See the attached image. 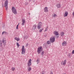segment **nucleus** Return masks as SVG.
I'll use <instances>...</instances> for the list:
<instances>
[{
	"label": "nucleus",
	"instance_id": "9d476101",
	"mask_svg": "<svg viewBox=\"0 0 74 74\" xmlns=\"http://www.w3.org/2000/svg\"><path fill=\"white\" fill-rule=\"evenodd\" d=\"M62 46H64V47H65V46H66V45H67V42L65 41H63L62 44Z\"/></svg>",
	"mask_w": 74,
	"mask_h": 74
},
{
	"label": "nucleus",
	"instance_id": "f257e3e1",
	"mask_svg": "<svg viewBox=\"0 0 74 74\" xmlns=\"http://www.w3.org/2000/svg\"><path fill=\"white\" fill-rule=\"evenodd\" d=\"M42 49H43L42 48V47L40 46L38 48V50L37 51V52L39 54H40V53H41V52L42 51Z\"/></svg>",
	"mask_w": 74,
	"mask_h": 74
},
{
	"label": "nucleus",
	"instance_id": "c9c22d12",
	"mask_svg": "<svg viewBox=\"0 0 74 74\" xmlns=\"http://www.w3.org/2000/svg\"><path fill=\"white\" fill-rule=\"evenodd\" d=\"M73 16H74V12H73Z\"/></svg>",
	"mask_w": 74,
	"mask_h": 74
},
{
	"label": "nucleus",
	"instance_id": "ea45409f",
	"mask_svg": "<svg viewBox=\"0 0 74 74\" xmlns=\"http://www.w3.org/2000/svg\"><path fill=\"white\" fill-rule=\"evenodd\" d=\"M18 25H19V23H18Z\"/></svg>",
	"mask_w": 74,
	"mask_h": 74
},
{
	"label": "nucleus",
	"instance_id": "c756f323",
	"mask_svg": "<svg viewBox=\"0 0 74 74\" xmlns=\"http://www.w3.org/2000/svg\"><path fill=\"white\" fill-rule=\"evenodd\" d=\"M4 33H6V32H2V34H3Z\"/></svg>",
	"mask_w": 74,
	"mask_h": 74
},
{
	"label": "nucleus",
	"instance_id": "c85d7f7f",
	"mask_svg": "<svg viewBox=\"0 0 74 74\" xmlns=\"http://www.w3.org/2000/svg\"><path fill=\"white\" fill-rule=\"evenodd\" d=\"M18 26H19V24L16 27V29H18Z\"/></svg>",
	"mask_w": 74,
	"mask_h": 74
},
{
	"label": "nucleus",
	"instance_id": "9b49d317",
	"mask_svg": "<svg viewBox=\"0 0 74 74\" xmlns=\"http://www.w3.org/2000/svg\"><path fill=\"white\" fill-rule=\"evenodd\" d=\"M68 15V12L65 11L63 15V16L64 17H66V16H67Z\"/></svg>",
	"mask_w": 74,
	"mask_h": 74
},
{
	"label": "nucleus",
	"instance_id": "f704fd0d",
	"mask_svg": "<svg viewBox=\"0 0 74 74\" xmlns=\"http://www.w3.org/2000/svg\"><path fill=\"white\" fill-rule=\"evenodd\" d=\"M50 74H53V72H50Z\"/></svg>",
	"mask_w": 74,
	"mask_h": 74
},
{
	"label": "nucleus",
	"instance_id": "58836bf2",
	"mask_svg": "<svg viewBox=\"0 0 74 74\" xmlns=\"http://www.w3.org/2000/svg\"><path fill=\"white\" fill-rule=\"evenodd\" d=\"M3 1H4L5 0H3Z\"/></svg>",
	"mask_w": 74,
	"mask_h": 74
},
{
	"label": "nucleus",
	"instance_id": "2eb2a0df",
	"mask_svg": "<svg viewBox=\"0 0 74 74\" xmlns=\"http://www.w3.org/2000/svg\"><path fill=\"white\" fill-rule=\"evenodd\" d=\"M33 30H35L36 29V25H34L32 28Z\"/></svg>",
	"mask_w": 74,
	"mask_h": 74
},
{
	"label": "nucleus",
	"instance_id": "20e7f679",
	"mask_svg": "<svg viewBox=\"0 0 74 74\" xmlns=\"http://www.w3.org/2000/svg\"><path fill=\"white\" fill-rule=\"evenodd\" d=\"M12 11L14 14H17V12H16V10L15 7H12Z\"/></svg>",
	"mask_w": 74,
	"mask_h": 74
},
{
	"label": "nucleus",
	"instance_id": "412c9836",
	"mask_svg": "<svg viewBox=\"0 0 74 74\" xmlns=\"http://www.w3.org/2000/svg\"><path fill=\"white\" fill-rule=\"evenodd\" d=\"M43 29H44L43 28H42L40 29L39 31V32L40 33H41V32H42V30H43Z\"/></svg>",
	"mask_w": 74,
	"mask_h": 74
},
{
	"label": "nucleus",
	"instance_id": "1a4fd4ad",
	"mask_svg": "<svg viewBox=\"0 0 74 74\" xmlns=\"http://www.w3.org/2000/svg\"><path fill=\"white\" fill-rule=\"evenodd\" d=\"M2 42L3 44L4 45H5V44H6V39H5V38H3L2 40Z\"/></svg>",
	"mask_w": 74,
	"mask_h": 74
},
{
	"label": "nucleus",
	"instance_id": "5701e85b",
	"mask_svg": "<svg viewBox=\"0 0 74 74\" xmlns=\"http://www.w3.org/2000/svg\"><path fill=\"white\" fill-rule=\"evenodd\" d=\"M15 70V67H12V70L13 71H14Z\"/></svg>",
	"mask_w": 74,
	"mask_h": 74
},
{
	"label": "nucleus",
	"instance_id": "39448f33",
	"mask_svg": "<svg viewBox=\"0 0 74 74\" xmlns=\"http://www.w3.org/2000/svg\"><path fill=\"white\" fill-rule=\"evenodd\" d=\"M53 34L55 36H56V37H59V32L57 30H55L54 31Z\"/></svg>",
	"mask_w": 74,
	"mask_h": 74
},
{
	"label": "nucleus",
	"instance_id": "dca6fc26",
	"mask_svg": "<svg viewBox=\"0 0 74 74\" xmlns=\"http://www.w3.org/2000/svg\"><path fill=\"white\" fill-rule=\"evenodd\" d=\"M15 40H16L17 41H20V38H17V37H15L14 38Z\"/></svg>",
	"mask_w": 74,
	"mask_h": 74
},
{
	"label": "nucleus",
	"instance_id": "4468645a",
	"mask_svg": "<svg viewBox=\"0 0 74 74\" xmlns=\"http://www.w3.org/2000/svg\"><path fill=\"white\" fill-rule=\"evenodd\" d=\"M64 32H61L60 33V36H61V37L64 36Z\"/></svg>",
	"mask_w": 74,
	"mask_h": 74
},
{
	"label": "nucleus",
	"instance_id": "423d86ee",
	"mask_svg": "<svg viewBox=\"0 0 74 74\" xmlns=\"http://www.w3.org/2000/svg\"><path fill=\"white\" fill-rule=\"evenodd\" d=\"M50 41L51 42L53 43L55 41V38L54 36H52L50 38Z\"/></svg>",
	"mask_w": 74,
	"mask_h": 74
},
{
	"label": "nucleus",
	"instance_id": "ddd939ff",
	"mask_svg": "<svg viewBox=\"0 0 74 74\" xmlns=\"http://www.w3.org/2000/svg\"><path fill=\"white\" fill-rule=\"evenodd\" d=\"M44 10L45 12H48V8L47 7H45L44 8Z\"/></svg>",
	"mask_w": 74,
	"mask_h": 74
},
{
	"label": "nucleus",
	"instance_id": "b1692460",
	"mask_svg": "<svg viewBox=\"0 0 74 74\" xmlns=\"http://www.w3.org/2000/svg\"><path fill=\"white\" fill-rule=\"evenodd\" d=\"M47 44H51V42H50V41L49 40L47 42Z\"/></svg>",
	"mask_w": 74,
	"mask_h": 74
},
{
	"label": "nucleus",
	"instance_id": "7ed1b4c3",
	"mask_svg": "<svg viewBox=\"0 0 74 74\" xmlns=\"http://www.w3.org/2000/svg\"><path fill=\"white\" fill-rule=\"evenodd\" d=\"M25 52H26V49H25V46H22L21 49V54L22 55L25 54Z\"/></svg>",
	"mask_w": 74,
	"mask_h": 74
},
{
	"label": "nucleus",
	"instance_id": "f3484780",
	"mask_svg": "<svg viewBox=\"0 0 74 74\" xmlns=\"http://www.w3.org/2000/svg\"><path fill=\"white\" fill-rule=\"evenodd\" d=\"M57 7L58 8H60V7H61V5L60 4H58L57 5Z\"/></svg>",
	"mask_w": 74,
	"mask_h": 74
},
{
	"label": "nucleus",
	"instance_id": "f03ea898",
	"mask_svg": "<svg viewBox=\"0 0 74 74\" xmlns=\"http://www.w3.org/2000/svg\"><path fill=\"white\" fill-rule=\"evenodd\" d=\"M8 1L7 0L5 1L4 2V5L5 8L6 10H8Z\"/></svg>",
	"mask_w": 74,
	"mask_h": 74
},
{
	"label": "nucleus",
	"instance_id": "7c9ffc66",
	"mask_svg": "<svg viewBox=\"0 0 74 74\" xmlns=\"http://www.w3.org/2000/svg\"><path fill=\"white\" fill-rule=\"evenodd\" d=\"M0 47H2V43H0Z\"/></svg>",
	"mask_w": 74,
	"mask_h": 74
},
{
	"label": "nucleus",
	"instance_id": "e433bc0d",
	"mask_svg": "<svg viewBox=\"0 0 74 74\" xmlns=\"http://www.w3.org/2000/svg\"><path fill=\"white\" fill-rule=\"evenodd\" d=\"M30 2V1H32V0H28Z\"/></svg>",
	"mask_w": 74,
	"mask_h": 74
},
{
	"label": "nucleus",
	"instance_id": "393cba45",
	"mask_svg": "<svg viewBox=\"0 0 74 74\" xmlns=\"http://www.w3.org/2000/svg\"><path fill=\"white\" fill-rule=\"evenodd\" d=\"M36 62H37V64H38L40 62V60H39V59H38L37 60Z\"/></svg>",
	"mask_w": 74,
	"mask_h": 74
},
{
	"label": "nucleus",
	"instance_id": "a878e982",
	"mask_svg": "<svg viewBox=\"0 0 74 74\" xmlns=\"http://www.w3.org/2000/svg\"><path fill=\"white\" fill-rule=\"evenodd\" d=\"M16 45L17 46H18V48H19V43L18 42H16Z\"/></svg>",
	"mask_w": 74,
	"mask_h": 74
},
{
	"label": "nucleus",
	"instance_id": "bb28decb",
	"mask_svg": "<svg viewBox=\"0 0 74 74\" xmlns=\"http://www.w3.org/2000/svg\"><path fill=\"white\" fill-rule=\"evenodd\" d=\"M47 30H48V27L45 28V32H46V31H47Z\"/></svg>",
	"mask_w": 74,
	"mask_h": 74
},
{
	"label": "nucleus",
	"instance_id": "a211bd4d",
	"mask_svg": "<svg viewBox=\"0 0 74 74\" xmlns=\"http://www.w3.org/2000/svg\"><path fill=\"white\" fill-rule=\"evenodd\" d=\"M32 70V68H31V67H29L28 68V70H27V71H31Z\"/></svg>",
	"mask_w": 74,
	"mask_h": 74
},
{
	"label": "nucleus",
	"instance_id": "cd10ccee",
	"mask_svg": "<svg viewBox=\"0 0 74 74\" xmlns=\"http://www.w3.org/2000/svg\"><path fill=\"white\" fill-rule=\"evenodd\" d=\"M44 51H42L41 53V55H43V54H44Z\"/></svg>",
	"mask_w": 74,
	"mask_h": 74
},
{
	"label": "nucleus",
	"instance_id": "6e6552de",
	"mask_svg": "<svg viewBox=\"0 0 74 74\" xmlns=\"http://www.w3.org/2000/svg\"><path fill=\"white\" fill-rule=\"evenodd\" d=\"M61 65L65 66L66 64V60H65L64 61H62L61 63Z\"/></svg>",
	"mask_w": 74,
	"mask_h": 74
},
{
	"label": "nucleus",
	"instance_id": "4c0bfd02",
	"mask_svg": "<svg viewBox=\"0 0 74 74\" xmlns=\"http://www.w3.org/2000/svg\"><path fill=\"white\" fill-rule=\"evenodd\" d=\"M3 74H5V73H3Z\"/></svg>",
	"mask_w": 74,
	"mask_h": 74
},
{
	"label": "nucleus",
	"instance_id": "72a5a7b5",
	"mask_svg": "<svg viewBox=\"0 0 74 74\" xmlns=\"http://www.w3.org/2000/svg\"><path fill=\"white\" fill-rule=\"evenodd\" d=\"M25 4L26 5H27V4H28V3L27 2V3H25Z\"/></svg>",
	"mask_w": 74,
	"mask_h": 74
},
{
	"label": "nucleus",
	"instance_id": "2f4dec72",
	"mask_svg": "<svg viewBox=\"0 0 74 74\" xmlns=\"http://www.w3.org/2000/svg\"><path fill=\"white\" fill-rule=\"evenodd\" d=\"M28 46V43H27L26 44L25 47H27Z\"/></svg>",
	"mask_w": 74,
	"mask_h": 74
},
{
	"label": "nucleus",
	"instance_id": "f8f14e48",
	"mask_svg": "<svg viewBox=\"0 0 74 74\" xmlns=\"http://www.w3.org/2000/svg\"><path fill=\"white\" fill-rule=\"evenodd\" d=\"M22 25H24V24L26 22V20L23 19H22Z\"/></svg>",
	"mask_w": 74,
	"mask_h": 74
},
{
	"label": "nucleus",
	"instance_id": "473e14b6",
	"mask_svg": "<svg viewBox=\"0 0 74 74\" xmlns=\"http://www.w3.org/2000/svg\"><path fill=\"white\" fill-rule=\"evenodd\" d=\"M72 53L73 54H74V50H73Z\"/></svg>",
	"mask_w": 74,
	"mask_h": 74
},
{
	"label": "nucleus",
	"instance_id": "0eeeda50",
	"mask_svg": "<svg viewBox=\"0 0 74 74\" xmlns=\"http://www.w3.org/2000/svg\"><path fill=\"white\" fill-rule=\"evenodd\" d=\"M31 61H32V60L31 59H30L28 60L27 63L28 67H30V66H31V65L32 64V62H31Z\"/></svg>",
	"mask_w": 74,
	"mask_h": 74
},
{
	"label": "nucleus",
	"instance_id": "6ab92c4d",
	"mask_svg": "<svg viewBox=\"0 0 74 74\" xmlns=\"http://www.w3.org/2000/svg\"><path fill=\"white\" fill-rule=\"evenodd\" d=\"M38 25L42 26V23L41 22H39L38 23Z\"/></svg>",
	"mask_w": 74,
	"mask_h": 74
},
{
	"label": "nucleus",
	"instance_id": "4be33fe9",
	"mask_svg": "<svg viewBox=\"0 0 74 74\" xmlns=\"http://www.w3.org/2000/svg\"><path fill=\"white\" fill-rule=\"evenodd\" d=\"M41 25H38L37 26V27L38 28V29H40V28H41Z\"/></svg>",
	"mask_w": 74,
	"mask_h": 74
},
{
	"label": "nucleus",
	"instance_id": "aec40b11",
	"mask_svg": "<svg viewBox=\"0 0 74 74\" xmlns=\"http://www.w3.org/2000/svg\"><path fill=\"white\" fill-rule=\"evenodd\" d=\"M57 16V15L55 14H53V17H54V18H56Z\"/></svg>",
	"mask_w": 74,
	"mask_h": 74
}]
</instances>
